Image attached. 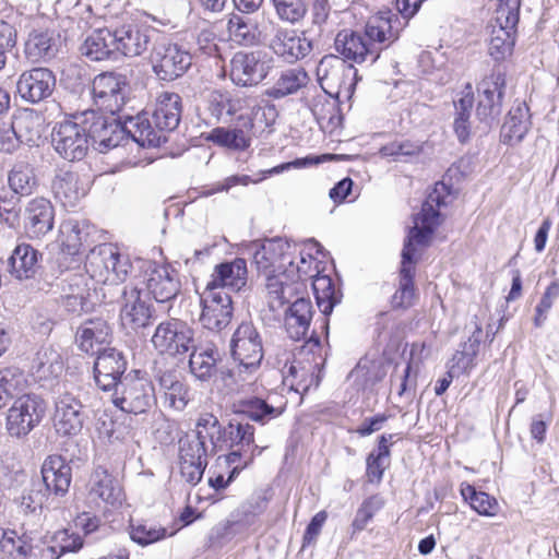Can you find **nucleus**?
<instances>
[{"label": "nucleus", "mask_w": 559, "mask_h": 559, "mask_svg": "<svg viewBox=\"0 0 559 559\" xmlns=\"http://www.w3.org/2000/svg\"><path fill=\"white\" fill-rule=\"evenodd\" d=\"M201 305L200 322L203 328L218 332L230 323L234 308L231 297L225 290L205 287Z\"/></svg>", "instance_id": "17"}, {"label": "nucleus", "mask_w": 559, "mask_h": 559, "mask_svg": "<svg viewBox=\"0 0 559 559\" xmlns=\"http://www.w3.org/2000/svg\"><path fill=\"white\" fill-rule=\"evenodd\" d=\"M385 376L386 370L383 361L369 357L361 358L350 372V378L364 389L373 386Z\"/></svg>", "instance_id": "49"}, {"label": "nucleus", "mask_w": 559, "mask_h": 559, "mask_svg": "<svg viewBox=\"0 0 559 559\" xmlns=\"http://www.w3.org/2000/svg\"><path fill=\"white\" fill-rule=\"evenodd\" d=\"M229 38L242 46H252L260 41L261 32L257 16L246 13H234L227 22Z\"/></svg>", "instance_id": "38"}, {"label": "nucleus", "mask_w": 559, "mask_h": 559, "mask_svg": "<svg viewBox=\"0 0 559 559\" xmlns=\"http://www.w3.org/2000/svg\"><path fill=\"white\" fill-rule=\"evenodd\" d=\"M46 411L44 400L34 394L17 397L8 409L5 428L11 437L27 436L43 419Z\"/></svg>", "instance_id": "7"}, {"label": "nucleus", "mask_w": 559, "mask_h": 559, "mask_svg": "<svg viewBox=\"0 0 559 559\" xmlns=\"http://www.w3.org/2000/svg\"><path fill=\"white\" fill-rule=\"evenodd\" d=\"M309 83V75L302 68H292L281 72L272 86L264 91V95L272 99H282L298 93Z\"/></svg>", "instance_id": "40"}, {"label": "nucleus", "mask_w": 559, "mask_h": 559, "mask_svg": "<svg viewBox=\"0 0 559 559\" xmlns=\"http://www.w3.org/2000/svg\"><path fill=\"white\" fill-rule=\"evenodd\" d=\"M39 255V252L31 245L16 246L9 258L11 274L17 280L32 277L36 273Z\"/></svg>", "instance_id": "42"}, {"label": "nucleus", "mask_w": 559, "mask_h": 559, "mask_svg": "<svg viewBox=\"0 0 559 559\" xmlns=\"http://www.w3.org/2000/svg\"><path fill=\"white\" fill-rule=\"evenodd\" d=\"M88 225L75 219L62 222L59 228L58 242L63 253L76 255L86 241Z\"/></svg>", "instance_id": "43"}, {"label": "nucleus", "mask_w": 559, "mask_h": 559, "mask_svg": "<svg viewBox=\"0 0 559 559\" xmlns=\"http://www.w3.org/2000/svg\"><path fill=\"white\" fill-rule=\"evenodd\" d=\"M127 361L121 352L116 348H104L97 354L94 362V374L97 385L103 391H110L122 379Z\"/></svg>", "instance_id": "26"}, {"label": "nucleus", "mask_w": 559, "mask_h": 559, "mask_svg": "<svg viewBox=\"0 0 559 559\" xmlns=\"http://www.w3.org/2000/svg\"><path fill=\"white\" fill-rule=\"evenodd\" d=\"M317 78L326 94L340 95L342 91L349 94L357 82V70L344 59L328 55L317 66Z\"/></svg>", "instance_id": "9"}, {"label": "nucleus", "mask_w": 559, "mask_h": 559, "mask_svg": "<svg viewBox=\"0 0 559 559\" xmlns=\"http://www.w3.org/2000/svg\"><path fill=\"white\" fill-rule=\"evenodd\" d=\"M152 308L136 287L124 288L121 297L120 321L123 328L136 331L151 323Z\"/></svg>", "instance_id": "27"}, {"label": "nucleus", "mask_w": 559, "mask_h": 559, "mask_svg": "<svg viewBox=\"0 0 559 559\" xmlns=\"http://www.w3.org/2000/svg\"><path fill=\"white\" fill-rule=\"evenodd\" d=\"M83 547V538L68 528L53 533L48 545L41 550V559H59L69 552H78Z\"/></svg>", "instance_id": "44"}, {"label": "nucleus", "mask_w": 559, "mask_h": 559, "mask_svg": "<svg viewBox=\"0 0 559 559\" xmlns=\"http://www.w3.org/2000/svg\"><path fill=\"white\" fill-rule=\"evenodd\" d=\"M530 128L528 107L525 103L514 105L501 128L504 144L514 145L523 140Z\"/></svg>", "instance_id": "41"}, {"label": "nucleus", "mask_w": 559, "mask_h": 559, "mask_svg": "<svg viewBox=\"0 0 559 559\" xmlns=\"http://www.w3.org/2000/svg\"><path fill=\"white\" fill-rule=\"evenodd\" d=\"M151 342L159 354L185 355L193 347V331L180 320H166L156 326Z\"/></svg>", "instance_id": "13"}, {"label": "nucleus", "mask_w": 559, "mask_h": 559, "mask_svg": "<svg viewBox=\"0 0 559 559\" xmlns=\"http://www.w3.org/2000/svg\"><path fill=\"white\" fill-rule=\"evenodd\" d=\"M166 535V528L154 524L139 523L130 525V538L141 546H147L156 543L165 538Z\"/></svg>", "instance_id": "62"}, {"label": "nucleus", "mask_w": 559, "mask_h": 559, "mask_svg": "<svg viewBox=\"0 0 559 559\" xmlns=\"http://www.w3.org/2000/svg\"><path fill=\"white\" fill-rule=\"evenodd\" d=\"M264 276L267 302L273 311L289 302L302 285L287 271Z\"/></svg>", "instance_id": "31"}, {"label": "nucleus", "mask_w": 559, "mask_h": 559, "mask_svg": "<svg viewBox=\"0 0 559 559\" xmlns=\"http://www.w3.org/2000/svg\"><path fill=\"white\" fill-rule=\"evenodd\" d=\"M190 355L189 367L191 373L200 379L206 380L215 372L218 359V350L213 345L194 346Z\"/></svg>", "instance_id": "47"}, {"label": "nucleus", "mask_w": 559, "mask_h": 559, "mask_svg": "<svg viewBox=\"0 0 559 559\" xmlns=\"http://www.w3.org/2000/svg\"><path fill=\"white\" fill-rule=\"evenodd\" d=\"M33 370L39 380L55 379L63 370L61 356L52 348H43L36 355Z\"/></svg>", "instance_id": "50"}, {"label": "nucleus", "mask_w": 559, "mask_h": 559, "mask_svg": "<svg viewBox=\"0 0 559 559\" xmlns=\"http://www.w3.org/2000/svg\"><path fill=\"white\" fill-rule=\"evenodd\" d=\"M449 188L443 182H437L421 211L414 217V226L409 229L406 240L418 246H427L436 228L440 225L439 209L448 204Z\"/></svg>", "instance_id": "5"}, {"label": "nucleus", "mask_w": 559, "mask_h": 559, "mask_svg": "<svg viewBox=\"0 0 559 559\" xmlns=\"http://www.w3.org/2000/svg\"><path fill=\"white\" fill-rule=\"evenodd\" d=\"M117 55L134 58L143 55L151 43V29L135 22L111 25Z\"/></svg>", "instance_id": "21"}, {"label": "nucleus", "mask_w": 559, "mask_h": 559, "mask_svg": "<svg viewBox=\"0 0 559 559\" xmlns=\"http://www.w3.org/2000/svg\"><path fill=\"white\" fill-rule=\"evenodd\" d=\"M26 379L19 368L10 367L0 370V408L9 400L24 390Z\"/></svg>", "instance_id": "54"}, {"label": "nucleus", "mask_w": 559, "mask_h": 559, "mask_svg": "<svg viewBox=\"0 0 559 559\" xmlns=\"http://www.w3.org/2000/svg\"><path fill=\"white\" fill-rule=\"evenodd\" d=\"M254 440V428L250 424L231 420L224 428V438L222 440V450L228 448H245L252 445Z\"/></svg>", "instance_id": "52"}, {"label": "nucleus", "mask_w": 559, "mask_h": 559, "mask_svg": "<svg viewBox=\"0 0 559 559\" xmlns=\"http://www.w3.org/2000/svg\"><path fill=\"white\" fill-rule=\"evenodd\" d=\"M313 309L311 301L297 298L285 313V329L289 337L295 341L306 338L312 320Z\"/></svg>", "instance_id": "34"}, {"label": "nucleus", "mask_w": 559, "mask_h": 559, "mask_svg": "<svg viewBox=\"0 0 559 559\" xmlns=\"http://www.w3.org/2000/svg\"><path fill=\"white\" fill-rule=\"evenodd\" d=\"M88 497L96 501L98 507L102 502L106 510L117 509L124 501V493L119 480L103 467L95 468L91 476Z\"/></svg>", "instance_id": "24"}, {"label": "nucleus", "mask_w": 559, "mask_h": 559, "mask_svg": "<svg viewBox=\"0 0 559 559\" xmlns=\"http://www.w3.org/2000/svg\"><path fill=\"white\" fill-rule=\"evenodd\" d=\"M273 51L287 62L306 57L312 49L311 41L294 29H277L271 41Z\"/></svg>", "instance_id": "30"}, {"label": "nucleus", "mask_w": 559, "mask_h": 559, "mask_svg": "<svg viewBox=\"0 0 559 559\" xmlns=\"http://www.w3.org/2000/svg\"><path fill=\"white\" fill-rule=\"evenodd\" d=\"M461 495L468 501L471 507L480 515H493L497 507L495 498L484 491H476L475 487L463 483L461 485Z\"/></svg>", "instance_id": "59"}, {"label": "nucleus", "mask_w": 559, "mask_h": 559, "mask_svg": "<svg viewBox=\"0 0 559 559\" xmlns=\"http://www.w3.org/2000/svg\"><path fill=\"white\" fill-rule=\"evenodd\" d=\"M272 59L261 50L234 55L229 66V78L238 86L252 87L259 85L270 73Z\"/></svg>", "instance_id": "8"}, {"label": "nucleus", "mask_w": 559, "mask_h": 559, "mask_svg": "<svg viewBox=\"0 0 559 559\" xmlns=\"http://www.w3.org/2000/svg\"><path fill=\"white\" fill-rule=\"evenodd\" d=\"M191 53L177 44L162 43L154 47L152 64L155 74L164 81L181 76L191 66Z\"/></svg>", "instance_id": "16"}, {"label": "nucleus", "mask_w": 559, "mask_h": 559, "mask_svg": "<svg viewBox=\"0 0 559 559\" xmlns=\"http://www.w3.org/2000/svg\"><path fill=\"white\" fill-rule=\"evenodd\" d=\"M9 186L17 194L28 195L37 186L34 169L27 163H16L9 173Z\"/></svg>", "instance_id": "53"}, {"label": "nucleus", "mask_w": 559, "mask_h": 559, "mask_svg": "<svg viewBox=\"0 0 559 559\" xmlns=\"http://www.w3.org/2000/svg\"><path fill=\"white\" fill-rule=\"evenodd\" d=\"M318 365L312 362H302L294 360L288 368L284 381L290 385L293 390L299 393H306L312 386L319 385Z\"/></svg>", "instance_id": "45"}, {"label": "nucleus", "mask_w": 559, "mask_h": 559, "mask_svg": "<svg viewBox=\"0 0 559 559\" xmlns=\"http://www.w3.org/2000/svg\"><path fill=\"white\" fill-rule=\"evenodd\" d=\"M112 390V403L126 413L143 414L155 402L152 382L138 370L122 377Z\"/></svg>", "instance_id": "4"}, {"label": "nucleus", "mask_w": 559, "mask_h": 559, "mask_svg": "<svg viewBox=\"0 0 559 559\" xmlns=\"http://www.w3.org/2000/svg\"><path fill=\"white\" fill-rule=\"evenodd\" d=\"M519 21L518 12L502 5L497 9L495 23L490 25L489 55L497 61L511 55L514 45L511 31Z\"/></svg>", "instance_id": "20"}, {"label": "nucleus", "mask_w": 559, "mask_h": 559, "mask_svg": "<svg viewBox=\"0 0 559 559\" xmlns=\"http://www.w3.org/2000/svg\"><path fill=\"white\" fill-rule=\"evenodd\" d=\"M131 269L130 260L111 243H103L90 251L85 270L99 284L117 285L126 281Z\"/></svg>", "instance_id": "2"}, {"label": "nucleus", "mask_w": 559, "mask_h": 559, "mask_svg": "<svg viewBox=\"0 0 559 559\" xmlns=\"http://www.w3.org/2000/svg\"><path fill=\"white\" fill-rule=\"evenodd\" d=\"M164 403L175 411H183L192 400L189 386L175 371H165L156 376Z\"/></svg>", "instance_id": "33"}, {"label": "nucleus", "mask_w": 559, "mask_h": 559, "mask_svg": "<svg viewBox=\"0 0 559 559\" xmlns=\"http://www.w3.org/2000/svg\"><path fill=\"white\" fill-rule=\"evenodd\" d=\"M182 105L181 97L169 91H163L155 97L152 120L143 116L131 119L130 123L134 128L133 139L142 146H158L162 142V131L175 130L181 118Z\"/></svg>", "instance_id": "1"}, {"label": "nucleus", "mask_w": 559, "mask_h": 559, "mask_svg": "<svg viewBox=\"0 0 559 559\" xmlns=\"http://www.w3.org/2000/svg\"><path fill=\"white\" fill-rule=\"evenodd\" d=\"M312 288L319 309L322 313L330 314L334 306L338 302L331 277L326 275H316L312 282Z\"/></svg>", "instance_id": "56"}, {"label": "nucleus", "mask_w": 559, "mask_h": 559, "mask_svg": "<svg viewBox=\"0 0 559 559\" xmlns=\"http://www.w3.org/2000/svg\"><path fill=\"white\" fill-rule=\"evenodd\" d=\"M83 122L86 123L88 143L91 142L99 153L117 147L122 140L123 130L115 118H106L95 111L83 112Z\"/></svg>", "instance_id": "19"}, {"label": "nucleus", "mask_w": 559, "mask_h": 559, "mask_svg": "<svg viewBox=\"0 0 559 559\" xmlns=\"http://www.w3.org/2000/svg\"><path fill=\"white\" fill-rule=\"evenodd\" d=\"M506 90V74L499 69L493 70L478 84V106L476 115L487 132L492 122L500 116Z\"/></svg>", "instance_id": "11"}, {"label": "nucleus", "mask_w": 559, "mask_h": 559, "mask_svg": "<svg viewBox=\"0 0 559 559\" xmlns=\"http://www.w3.org/2000/svg\"><path fill=\"white\" fill-rule=\"evenodd\" d=\"M297 246L282 238L266 239L254 245L253 263L262 275L287 271L294 264Z\"/></svg>", "instance_id": "10"}, {"label": "nucleus", "mask_w": 559, "mask_h": 559, "mask_svg": "<svg viewBox=\"0 0 559 559\" xmlns=\"http://www.w3.org/2000/svg\"><path fill=\"white\" fill-rule=\"evenodd\" d=\"M83 404L73 392L64 390L55 402L53 425L62 436L78 435L84 423Z\"/></svg>", "instance_id": "18"}, {"label": "nucleus", "mask_w": 559, "mask_h": 559, "mask_svg": "<svg viewBox=\"0 0 559 559\" xmlns=\"http://www.w3.org/2000/svg\"><path fill=\"white\" fill-rule=\"evenodd\" d=\"M283 411V405L274 406L258 397L249 399L241 403V412L255 421L275 418L280 416Z\"/></svg>", "instance_id": "58"}, {"label": "nucleus", "mask_w": 559, "mask_h": 559, "mask_svg": "<svg viewBox=\"0 0 559 559\" xmlns=\"http://www.w3.org/2000/svg\"><path fill=\"white\" fill-rule=\"evenodd\" d=\"M52 190L57 200L64 207H73L85 195L86 189L80 176L74 171L60 170L52 182Z\"/></svg>", "instance_id": "37"}, {"label": "nucleus", "mask_w": 559, "mask_h": 559, "mask_svg": "<svg viewBox=\"0 0 559 559\" xmlns=\"http://www.w3.org/2000/svg\"><path fill=\"white\" fill-rule=\"evenodd\" d=\"M35 119L29 116L16 118L12 123L0 124V152L12 153L22 142H34L39 131L33 130Z\"/></svg>", "instance_id": "29"}, {"label": "nucleus", "mask_w": 559, "mask_h": 559, "mask_svg": "<svg viewBox=\"0 0 559 559\" xmlns=\"http://www.w3.org/2000/svg\"><path fill=\"white\" fill-rule=\"evenodd\" d=\"M180 461H206L211 453L207 443H203L195 435L180 440Z\"/></svg>", "instance_id": "64"}, {"label": "nucleus", "mask_w": 559, "mask_h": 559, "mask_svg": "<svg viewBox=\"0 0 559 559\" xmlns=\"http://www.w3.org/2000/svg\"><path fill=\"white\" fill-rule=\"evenodd\" d=\"M71 478V467L61 456L50 455L44 461L41 479L47 492L64 495L70 487Z\"/></svg>", "instance_id": "32"}, {"label": "nucleus", "mask_w": 559, "mask_h": 559, "mask_svg": "<svg viewBox=\"0 0 559 559\" xmlns=\"http://www.w3.org/2000/svg\"><path fill=\"white\" fill-rule=\"evenodd\" d=\"M231 356L238 366L233 374L252 376L257 372L263 358L262 337L252 322H242L235 330L230 340Z\"/></svg>", "instance_id": "3"}, {"label": "nucleus", "mask_w": 559, "mask_h": 559, "mask_svg": "<svg viewBox=\"0 0 559 559\" xmlns=\"http://www.w3.org/2000/svg\"><path fill=\"white\" fill-rule=\"evenodd\" d=\"M83 114L58 122L51 133V143L56 152L70 162L81 160L88 150L86 123Z\"/></svg>", "instance_id": "6"}, {"label": "nucleus", "mask_w": 559, "mask_h": 559, "mask_svg": "<svg viewBox=\"0 0 559 559\" xmlns=\"http://www.w3.org/2000/svg\"><path fill=\"white\" fill-rule=\"evenodd\" d=\"M110 329L103 319H93L84 322L76 332L79 347L87 354L100 353V346L108 342Z\"/></svg>", "instance_id": "39"}, {"label": "nucleus", "mask_w": 559, "mask_h": 559, "mask_svg": "<svg viewBox=\"0 0 559 559\" xmlns=\"http://www.w3.org/2000/svg\"><path fill=\"white\" fill-rule=\"evenodd\" d=\"M415 242L405 240L404 248L402 251V262L400 270V282L399 287L392 296L393 308L406 309L414 305L417 295L414 286L415 264L414 260L416 253Z\"/></svg>", "instance_id": "23"}, {"label": "nucleus", "mask_w": 559, "mask_h": 559, "mask_svg": "<svg viewBox=\"0 0 559 559\" xmlns=\"http://www.w3.org/2000/svg\"><path fill=\"white\" fill-rule=\"evenodd\" d=\"M142 270L146 289L157 302L169 301L179 294L181 289L179 274L170 264L145 261Z\"/></svg>", "instance_id": "15"}, {"label": "nucleus", "mask_w": 559, "mask_h": 559, "mask_svg": "<svg viewBox=\"0 0 559 559\" xmlns=\"http://www.w3.org/2000/svg\"><path fill=\"white\" fill-rule=\"evenodd\" d=\"M248 270L243 259L236 258L229 262L217 264L207 282L206 287L211 289L229 288L239 292L247 285Z\"/></svg>", "instance_id": "28"}, {"label": "nucleus", "mask_w": 559, "mask_h": 559, "mask_svg": "<svg viewBox=\"0 0 559 559\" xmlns=\"http://www.w3.org/2000/svg\"><path fill=\"white\" fill-rule=\"evenodd\" d=\"M195 436L203 441L209 442L211 453L222 450V440L224 438V428L218 418L212 413H203L199 416L195 426Z\"/></svg>", "instance_id": "48"}, {"label": "nucleus", "mask_w": 559, "mask_h": 559, "mask_svg": "<svg viewBox=\"0 0 559 559\" xmlns=\"http://www.w3.org/2000/svg\"><path fill=\"white\" fill-rule=\"evenodd\" d=\"M64 285L62 287L63 294L87 297L92 300L93 295L96 294L95 288H92L91 283H95L91 276L86 273H74L70 274L64 278Z\"/></svg>", "instance_id": "63"}, {"label": "nucleus", "mask_w": 559, "mask_h": 559, "mask_svg": "<svg viewBox=\"0 0 559 559\" xmlns=\"http://www.w3.org/2000/svg\"><path fill=\"white\" fill-rule=\"evenodd\" d=\"M276 14L283 21L297 23L308 11L307 0H272Z\"/></svg>", "instance_id": "61"}, {"label": "nucleus", "mask_w": 559, "mask_h": 559, "mask_svg": "<svg viewBox=\"0 0 559 559\" xmlns=\"http://www.w3.org/2000/svg\"><path fill=\"white\" fill-rule=\"evenodd\" d=\"M56 86V78L47 68H33L24 71L17 82L16 91L20 97L31 104H37L48 98Z\"/></svg>", "instance_id": "22"}, {"label": "nucleus", "mask_w": 559, "mask_h": 559, "mask_svg": "<svg viewBox=\"0 0 559 559\" xmlns=\"http://www.w3.org/2000/svg\"><path fill=\"white\" fill-rule=\"evenodd\" d=\"M25 53L32 61L48 59L55 56L56 48L51 35L44 32H33L25 43Z\"/></svg>", "instance_id": "55"}, {"label": "nucleus", "mask_w": 559, "mask_h": 559, "mask_svg": "<svg viewBox=\"0 0 559 559\" xmlns=\"http://www.w3.org/2000/svg\"><path fill=\"white\" fill-rule=\"evenodd\" d=\"M260 110L258 97L245 94H230V117L239 115L246 119L245 127L252 128V117Z\"/></svg>", "instance_id": "60"}, {"label": "nucleus", "mask_w": 559, "mask_h": 559, "mask_svg": "<svg viewBox=\"0 0 559 559\" xmlns=\"http://www.w3.org/2000/svg\"><path fill=\"white\" fill-rule=\"evenodd\" d=\"M365 36L368 39V44L373 45V48H377V45L380 44L389 45L393 43L397 38L399 32L392 25L391 13H378L369 17L365 28Z\"/></svg>", "instance_id": "46"}, {"label": "nucleus", "mask_w": 559, "mask_h": 559, "mask_svg": "<svg viewBox=\"0 0 559 559\" xmlns=\"http://www.w3.org/2000/svg\"><path fill=\"white\" fill-rule=\"evenodd\" d=\"M128 91L127 76L117 72H104L96 75L92 84L94 103L99 109L115 115L124 105Z\"/></svg>", "instance_id": "14"}, {"label": "nucleus", "mask_w": 559, "mask_h": 559, "mask_svg": "<svg viewBox=\"0 0 559 559\" xmlns=\"http://www.w3.org/2000/svg\"><path fill=\"white\" fill-rule=\"evenodd\" d=\"M506 90V74L499 69L493 70L478 84V106L476 115L487 132L492 122L500 116Z\"/></svg>", "instance_id": "12"}, {"label": "nucleus", "mask_w": 559, "mask_h": 559, "mask_svg": "<svg viewBox=\"0 0 559 559\" xmlns=\"http://www.w3.org/2000/svg\"><path fill=\"white\" fill-rule=\"evenodd\" d=\"M213 143L234 150H246L250 145L248 132L243 129L215 128L207 138Z\"/></svg>", "instance_id": "57"}, {"label": "nucleus", "mask_w": 559, "mask_h": 559, "mask_svg": "<svg viewBox=\"0 0 559 559\" xmlns=\"http://www.w3.org/2000/svg\"><path fill=\"white\" fill-rule=\"evenodd\" d=\"M335 50L342 59L356 63L369 61L373 63L379 58V49L368 44L365 37L352 29H343L337 33L334 40Z\"/></svg>", "instance_id": "25"}, {"label": "nucleus", "mask_w": 559, "mask_h": 559, "mask_svg": "<svg viewBox=\"0 0 559 559\" xmlns=\"http://www.w3.org/2000/svg\"><path fill=\"white\" fill-rule=\"evenodd\" d=\"M0 550L9 559H26L32 546L25 535H19L15 530L0 526Z\"/></svg>", "instance_id": "51"}, {"label": "nucleus", "mask_w": 559, "mask_h": 559, "mask_svg": "<svg viewBox=\"0 0 559 559\" xmlns=\"http://www.w3.org/2000/svg\"><path fill=\"white\" fill-rule=\"evenodd\" d=\"M53 207L49 200L36 198L25 209L26 227L35 237H41L53 227Z\"/></svg>", "instance_id": "35"}, {"label": "nucleus", "mask_w": 559, "mask_h": 559, "mask_svg": "<svg viewBox=\"0 0 559 559\" xmlns=\"http://www.w3.org/2000/svg\"><path fill=\"white\" fill-rule=\"evenodd\" d=\"M81 53L93 61L116 58L115 36L111 25L93 31L81 45Z\"/></svg>", "instance_id": "36"}]
</instances>
